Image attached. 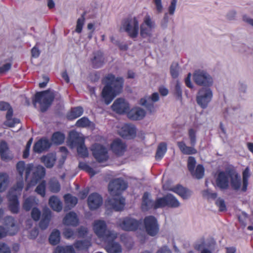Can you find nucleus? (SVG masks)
<instances>
[{"mask_svg":"<svg viewBox=\"0 0 253 253\" xmlns=\"http://www.w3.org/2000/svg\"><path fill=\"white\" fill-rule=\"evenodd\" d=\"M77 126L79 127H93V124L85 117H83L76 122Z\"/></svg>","mask_w":253,"mask_h":253,"instance_id":"46","label":"nucleus"},{"mask_svg":"<svg viewBox=\"0 0 253 253\" xmlns=\"http://www.w3.org/2000/svg\"><path fill=\"white\" fill-rule=\"evenodd\" d=\"M177 144L181 152L184 154L191 155L197 153V150L193 147V146H187L183 141L178 142Z\"/></svg>","mask_w":253,"mask_h":253,"instance_id":"30","label":"nucleus"},{"mask_svg":"<svg viewBox=\"0 0 253 253\" xmlns=\"http://www.w3.org/2000/svg\"><path fill=\"white\" fill-rule=\"evenodd\" d=\"M195 83L199 85L209 87L212 85L213 83L211 76L207 72L203 70H197L193 75Z\"/></svg>","mask_w":253,"mask_h":253,"instance_id":"10","label":"nucleus"},{"mask_svg":"<svg viewBox=\"0 0 253 253\" xmlns=\"http://www.w3.org/2000/svg\"><path fill=\"white\" fill-rule=\"evenodd\" d=\"M177 0H170V4L168 7V13L173 15L175 12Z\"/></svg>","mask_w":253,"mask_h":253,"instance_id":"57","label":"nucleus"},{"mask_svg":"<svg viewBox=\"0 0 253 253\" xmlns=\"http://www.w3.org/2000/svg\"><path fill=\"white\" fill-rule=\"evenodd\" d=\"M64 135L58 132L54 133L52 137V142L56 144H61L64 142Z\"/></svg>","mask_w":253,"mask_h":253,"instance_id":"49","label":"nucleus"},{"mask_svg":"<svg viewBox=\"0 0 253 253\" xmlns=\"http://www.w3.org/2000/svg\"><path fill=\"white\" fill-rule=\"evenodd\" d=\"M84 18L83 16L81 17L78 19L76 28V32L80 33L82 32L84 25Z\"/></svg>","mask_w":253,"mask_h":253,"instance_id":"58","label":"nucleus"},{"mask_svg":"<svg viewBox=\"0 0 253 253\" xmlns=\"http://www.w3.org/2000/svg\"><path fill=\"white\" fill-rule=\"evenodd\" d=\"M45 182L42 181L37 187L35 191L42 197H44L45 195Z\"/></svg>","mask_w":253,"mask_h":253,"instance_id":"54","label":"nucleus"},{"mask_svg":"<svg viewBox=\"0 0 253 253\" xmlns=\"http://www.w3.org/2000/svg\"><path fill=\"white\" fill-rule=\"evenodd\" d=\"M83 113V109L78 107L72 109L68 114L67 117L70 120H74L81 116Z\"/></svg>","mask_w":253,"mask_h":253,"instance_id":"39","label":"nucleus"},{"mask_svg":"<svg viewBox=\"0 0 253 253\" xmlns=\"http://www.w3.org/2000/svg\"><path fill=\"white\" fill-rule=\"evenodd\" d=\"M0 156L1 159L5 162L10 161L14 158L13 154L9 149L7 143L4 141L0 142Z\"/></svg>","mask_w":253,"mask_h":253,"instance_id":"20","label":"nucleus"},{"mask_svg":"<svg viewBox=\"0 0 253 253\" xmlns=\"http://www.w3.org/2000/svg\"><path fill=\"white\" fill-rule=\"evenodd\" d=\"M56 158L54 153H49L41 157V162L47 168H52L56 161Z\"/></svg>","mask_w":253,"mask_h":253,"instance_id":"27","label":"nucleus"},{"mask_svg":"<svg viewBox=\"0 0 253 253\" xmlns=\"http://www.w3.org/2000/svg\"><path fill=\"white\" fill-rule=\"evenodd\" d=\"M167 145L165 143H161L157 149V153L156 154V159L157 160H161L167 151Z\"/></svg>","mask_w":253,"mask_h":253,"instance_id":"44","label":"nucleus"},{"mask_svg":"<svg viewBox=\"0 0 253 253\" xmlns=\"http://www.w3.org/2000/svg\"><path fill=\"white\" fill-rule=\"evenodd\" d=\"M153 2L155 12L157 14H161L164 10L162 0H153Z\"/></svg>","mask_w":253,"mask_h":253,"instance_id":"51","label":"nucleus"},{"mask_svg":"<svg viewBox=\"0 0 253 253\" xmlns=\"http://www.w3.org/2000/svg\"><path fill=\"white\" fill-rule=\"evenodd\" d=\"M165 206H167L166 196L162 198H157L156 201L153 202L154 209L162 208Z\"/></svg>","mask_w":253,"mask_h":253,"instance_id":"48","label":"nucleus"},{"mask_svg":"<svg viewBox=\"0 0 253 253\" xmlns=\"http://www.w3.org/2000/svg\"><path fill=\"white\" fill-rule=\"evenodd\" d=\"M0 253H10L9 248L2 242H0Z\"/></svg>","mask_w":253,"mask_h":253,"instance_id":"64","label":"nucleus"},{"mask_svg":"<svg viewBox=\"0 0 253 253\" xmlns=\"http://www.w3.org/2000/svg\"><path fill=\"white\" fill-rule=\"evenodd\" d=\"M9 202V208L13 213H17L19 211V203L16 196L10 197L8 195Z\"/></svg>","mask_w":253,"mask_h":253,"instance_id":"37","label":"nucleus"},{"mask_svg":"<svg viewBox=\"0 0 253 253\" xmlns=\"http://www.w3.org/2000/svg\"><path fill=\"white\" fill-rule=\"evenodd\" d=\"M239 220L241 224L244 226H245L248 220L247 214L245 212H242L241 214L239 215Z\"/></svg>","mask_w":253,"mask_h":253,"instance_id":"62","label":"nucleus"},{"mask_svg":"<svg viewBox=\"0 0 253 253\" xmlns=\"http://www.w3.org/2000/svg\"><path fill=\"white\" fill-rule=\"evenodd\" d=\"M0 110L1 111H7L6 115V121L4 122V125L9 127L13 126V124L10 122L13 112L9 104L6 102H0Z\"/></svg>","mask_w":253,"mask_h":253,"instance_id":"25","label":"nucleus"},{"mask_svg":"<svg viewBox=\"0 0 253 253\" xmlns=\"http://www.w3.org/2000/svg\"><path fill=\"white\" fill-rule=\"evenodd\" d=\"M145 111L140 107H134L128 112L127 117L132 120H139L145 116Z\"/></svg>","mask_w":253,"mask_h":253,"instance_id":"24","label":"nucleus"},{"mask_svg":"<svg viewBox=\"0 0 253 253\" xmlns=\"http://www.w3.org/2000/svg\"><path fill=\"white\" fill-rule=\"evenodd\" d=\"M250 176V169L247 168L243 172L242 191L245 192L248 185V179Z\"/></svg>","mask_w":253,"mask_h":253,"instance_id":"42","label":"nucleus"},{"mask_svg":"<svg viewBox=\"0 0 253 253\" xmlns=\"http://www.w3.org/2000/svg\"><path fill=\"white\" fill-rule=\"evenodd\" d=\"M118 134L122 137L130 139L134 138L136 134L135 127L131 124H123L118 127Z\"/></svg>","mask_w":253,"mask_h":253,"instance_id":"14","label":"nucleus"},{"mask_svg":"<svg viewBox=\"0 0 253 253\" xmlns=\"http://www.w3.org/2000/svg\"><path fill=\"white\" fill-rule=\"evenodd\" d=\"M118 224L124 230L133 231L138 228L139 223L136 219L127 217L120 219L118 222Z\"/></svg>","mask_w":253,"mask_h":253,"instance_id":"17","label":"nucleus"},{"mask_svg":"<svg viewBox=\"0 0 253 253\" xmlns=\"http://www.w3.org/2000/svg\"><path fill=\"white\" fill-rule=\"evenodd\" d=\"M230 185L233 189L242 191V182L241 177L235 171H230Z\"/></svg>","mask_w":253,"mask_h":253,"instance_id":"21","label":"nucleus"},{"mask_svg":"<svg viewBox=\"0 0 253 253\" xmlns=\"http://www.w3.org/2000/svg\"><path fill=\"white\" fill-rule=\"evenodd\" d=\"M195 249L197 250H201V253H211L210 250L205 248V244L204 243L197 244L195 246Z\"/></svg>","mask_w":253,"mask_h":253,"instance_id":"63","label":"nucleus"},{"mask_svg":"<svg viewBox=\"0 0 253 253\" xmlns=\"http://www.w3.org/2000/svg\"><path fill=\"white\" fill-rule=\"evenodd\" d=\"M24 183L23 181L21 180L18 181L16 184L12 187L8 195L10 197L16 196L17 194H20L23 188Z\"/></svg>","mask_w":253,"mask_h":253,"instance_id":"35","label":"nucleus"},{"mask_svg":"<svg viewBox=\"0 0 253 253\" xmlns=\"http://www.w3.org/2000/svg\"><path fill=\"white\" fill-rule=\"evenodd\" d=\"M49 188L52 192L57 193L60 191V186L56 180L53 179L50 181Z\"/></svg>","mask_w":253,"mask_h":253,"instance_id":"55","label":"nucleus"},{"mask_svg":"<svg viewBox=\"0 0 253 253\" xmlns=\"http://www.w3.org/2000/svg\"><path fill=\"white\" fill-rule=\"evenodd\" d=\"M180 71V68L177 63H173L170 68V74L173 78H176Z\"/></svg>","mask_w":253,"mask_h":253,"instance_id":"56","label":"nucleus"},{"mask_svg":"<svg viewBox=\"0 0 253 253\" xmlns=\"http://www.w3.org/2000/svg\"><path fill=\"white\" fill-rule=\"evenodd\" d=\"M167 206L177 208L180 206L181 203L172 194H169L166 195Z\"/></svg>","mask_w":253,"mask_h":253,"instance_id":"34","label":"nucleus"},{"mask_svg":"<svg viewBox=\"0 0 253 253\" xmlns=\"http://www.w3.org/2000/svg\"><path fill=\"white\" fill-rule=\"evenodd\" d=\"M102 203V198L98 193H92L89 195L87 198V205L91 210H95L98 209Z\"/></svg>","mask_w":253,"mask_h":253,"instance_id":"19","label":"nucleus"},{"mask_svg":"<svg viewBox=\"0 0 253 253\" xmlns=\"http://www.w3.org/2000/svg\"><path fill=\"white\" fill-rule=\"evenodd\" d=\"M64 197L66 206L69 209L74 207L78 202L77 198L70 194H66Z\"/></svg>","mask_w":253,"mask_h":253,"instance_id":"41","label":"nucleus"},{"mask_svg":"<svg viewBox=\"0 0 253 253\" xmlns=\"http://www.w3.org/2000/svg\"><path fill=\"white\" fill-rule=\"evenodd\" d=\"M48 204L51 209L56 211L59 212L62 209V202L56 196H52L50 197Z\"/></svg>","mask_w":253,"mask_h":253,"instance_id":"29","label":"nucleus"},{"mask_svg":"<svg viewBox=\"0 0 253 253\" xmlns=\"http://www.w3.org/2000/svg\"><path fill=\"white\" fill-rule=\"evenodd\" d=\"M75 246L79 250H84L90 247L91 243L89 240L79 241L75 243Z\"/></svg>","mask_w":253,"mask_h":253,"instance_id":"52","label":"nucleus"},{"mask_svg":"<svg viewBox=\"0 0 253 253\" xmlns=\"http://www.w3.org/2000/svg\"><path fill=\"white\" fill-rule=\"evenodd\" d=\"M31 216L34 220H38L41 216V211L37 208H33L32 210Z\"/></svg>","mask_w":253,"mask_h":253,"instance_id":"60","label":"nucleus"},{"mask_svg":"<svg viewBox=\"0 0 253 253\" xmlns=\"http://www.w3.org/2000/svg\"><path fill=\"white\" fill-rule=\"evenodd\" d=\"M60 236L59 231L57 230H53L49 238L50 243L53 245H56L60 242Z\"/></svg>","mask_w":253,"mask_h":253,"instance_id":"43","label":"nucleus"},{"mask_svg":"<svg viewBox=\"0 0 253 253\" xmlns=\"http://www.w3.org/2000/svg\"><path fill=\"white\" fill-rule=\"evenodd\" d=\"M104 62V58L101 52L98 51L94 54L93 58L92 59V64L96 68L100 67Z\"/></svg>","mask_w":253,"mask_h":253,"instance_id":"38","label":"nucleus"},{"mask_svg":"<svg viewBox=\"0 0 253 253\" xmlns=\"http://www.w3.org/2000/svg\"><path fill=\"white\" fill-rule=\"evenodd\" d=\"M174 94L178 100H181L182 92L181 90V84L179 81H177L174 87Z\"/></svg>","mask_w":253,"mask_h":253,"instance_id":"53","label":"nucleus"},{"mask_svg":"<svg viewBox=\"0 0 253 253\" xmlns=\"http://www.w3.org/2000/svg\"><path fill=\"white\" fill-rule=\"evenodd\" d=\"M196 161L194 157H189L187 161V167L189 171H191L195 168Z\"/></svg>","mask_w":253,"mask_h":253,"instance_id":"59","label":"nucleus"},{"mask_svg":"<svg viewBox=\"0 0 253 253\" xmlns=\"http://www.w3.org/2000/svg\"><path fill=\"white\" fill-rule=\"evenodd\" d=\"M230 178V171L218 172L215 178L216 185L221 189H226L229 186Z\"/></svg>","mask_w":253,"mask_h":253,"instance_id":"16","label":"nucleus"},{"mask_svg":"<svg viewBox=\"0 0 253 253\" xmlns=\"http://www.w3.org/2000/svg\"><path fill=\"white\" fill-rule=\"evenodd\" d=\"M38 203L39 200L35 197H29L25 199L23 204V208L25 210L29 211L30 210L32 207L37 205Z\"/></svg>","mask_w":253,"mask_h":253,"instance_id":"31","label":"nucleus"},{"mask_svg":"<svg viewBox=\"0 0 253 253\" xmlns=\"http://www.w3.org/2000/svg\"><path fill=\"white\" fill-rule=\"evenodd\" d=\"M132 38L137 37L139 33V21L137 17H129L123 21L121 28Z\"/></svg>","mask_w":253,"mask_h":253,"instance_id":"8","label":"nucleus"},{"mask_svg":"<svg viewBox=\"0 0 253 253\" xmlns=\"http://www.w3.org/2000/svg\"><path fill=\"white\" fill-rule=\"evenodd\" d=\"M111 147L116 154L122 155L126 151V145L121 140L118 139L113 142Z\"/></svg>","mask_w":253,"mask_h":253,"instance_id":"26","label":"nucleus"},{"mask_svg":"<svg viewBox=\"0 0 253 253\" xmlns=\"http://www.w3.org/2000/svg\"><path fill=\"white\" fill-rule=\"evenodd\" d=\"M54 253H75V252L72 246H66L65 247H57Z\"/></svg>","mask_w":253,"mask_h":253,"instance_id":"45","label":"nucleus"},{"mask_svg":"<svg viewBox=\"0 0 253 253\" xmlns=\"http://www.w3.org/2000/svg\"><path fill=\"white\" fill-rule=\"evenodd\" d=\"M203 195L208 199H215L216 197V194L211 190H205L203 192Z\"/></svg>","mask_w":253,"mask_h":253,"instance_id":"61","label":"nucleus"},{"mask_svg":"<svg viewBox=\"0 0 253 253\" xmlns=\"http://www.w3.org/2000/svg\"><path fill=\"white\" fill-rule=\"evenodd\" d=\"M126 187V182L123 179H117L110 182L108 186L109 191L112 196L115 197L106 202V206L116 211L122 210L125 205V200L119 194Z\"/></svg>","mask_w":253,"mask_h":253,"instance_id":"4","label":"nucleus"},{"mask_svg":"<svg viewBox=\"0 0 253 253\" xmlns=\"http://www.w3.org/2000/svg\"><path fill=\"white\" fill-rule=\"evenodd\" d=\"M5 223L8 230H6L2 226H0V238L4 237L7 235H14L18 230V227L12 217H7L5 220Z\"/></svg>","mask_w":253,"mask_h":253,"instance_id":"11","label":"nucleus"},{"mask_svg":"<svg viewBox=\"0 0 253 253\" xmlns=\"http://www.w3.org/2000/svg\"><path fill=\"white\" fill-rule=\"evenodd\" d=\"M153 202L151 200L150 195L147 193H144L142 199V209L143 211H147L153 208Z\"/></svg>","mask_w":253,"mask_h":253,"instance_id":"33","label":"nucleus"},{"mask_svg":"<svg viewBox=\"0 0 253 253\" xmlns=\"http://www.w3.org/2000/svg\"><path fill=\"white\" fill-rule=\"evenodd\" d=\"M80 169L87 172L91 176H93L99 172V170H96L89 167L86 163L80 162L79 165Z\"/></svg>","mask_w":253,"mask_h":253,"instance_id":"47","label":"nucleus"},{"mask_svg":"<svg viewBox=\"0 0 253 253\" xmlns=\"http://www.w3.org/2000/svg\"><path fill=\"white\" fill-rule=\"evenodd\" d=\"M159 100V95L157 92H154L151 96H145L141 98L139 103L143 106L150 112L155 111V107L153 104Z\"/></svg>","mask_w":253,"mask_h":253,"instance_id":"15","label":"nucleus"},{"mask_svg":"<svg viewBox=\"0 0 253 253\" xmlns=\"http://www.w3.org/2000/svg\"><path fill=\"white\" fill-rule=\"evenodd\" d=\"M50 146L51 143L47 139L42 138L35 144L34 151L36 153H40L47 150Z\"/></svg>","mask_w":253,"mask_h":253,"instance_id":"22","label":"nucleus"},{"mask_svg":"<svg viewBox=\"0 0 253 253\" xmlns=\"http://www.w3.org/2000/svg\"><path fill=\"white\" fill-rule=\"evenodd\" d=\"M9 177L8 174L0 173V192L4 191L9 184Z\"/></svg>","mask_w":253,"mask_h":253,"instance_id":"32","label":"nucleus"},{"mask_svg":"<svg viewBox=\"0 0 253 253\" xmlns=\"http://www.w3.org/2000/svg\"><path fill=\"white\" fill-rule=\"evenodd\" d=\"M94 158L99 162H103L108 159V151L103 146L95 144L91 149Z\"/></svg>","mask_w":253,"mask_h":253,"instance_id":"13","label":"nucleus"},{"mask_svg":"<svg viewBox=\"0 0 253 253\" xmlns=\"http://www.w3.org/2000/svg\"><path fill=\"white\" fill-rule=\"evenodd\" d=\"M170 190L180 196L183 199L187 200L190 198L192 192L181 185H177L170 189Z\"/></svg>","mask_w":253,"mask_h":253,"instance_id":"23","label":"nucleus"},{"mask_svg":"<svg viewBox=\"0 0 253 253\" xmlns=\"http://www.w3.org/2000/svg\"><path fill=\"white\" fill-rule=\"evenodd\" d=\"M156 24L151 16L147 14L140 26V35L143 39L150 41L154 37Z\"/></svg>","mask_w":253,"mask_h":253,"instance_id":"6","label":"nucleus"},{"mask_svg":"<svg viewBox=\"0 0 253 253\" xmlns=\"http://www.w3.org/2000/svg\"><path fill=\"white\" fill-rule=\"evenodd\" d=\"M102 83L104 86L101 92V96L104 102L108 105L122 91L124 80L121 77H116L110 74L104 78Z\"/></svg>","mask_w":253,"mask_h":253,"instance_id":"2","label":"nucleus"},{"mask_svg":"<svg viewBox=\"0 0 253 253\" xmlns=\"http://www.w3.org/2000/svg\"><path fill=\"white\" fill-rule=\"evenodd\" d=\"M197 130L195 128H190L188 130V135L192 146L195 145L196 142V132Z\"/></svg>","mask_w":253,"mask_h":253,"instance_id":"50","label":"nucleus"},{"mask_svg":"<svg viewBox=\"0 0 253 253\" xmlns=\"http://www.w3.org/2000/svg\"><path fill=\"white\" fill-rule=\"evenodd\" d=\"M50 210H46L42 215V219L40 223V227L42 229H45L48 225L50 219Z\"/></svg>","mask_w":253,"mask_h":253,"instance_id":"40","label":"nucleus"},{"mask_svg":"<svg viewBox=\"0 0 253 253\" xmlns=\"http://www.w3.org/2000/svg\"><path fill=\"white\" fill-rule=\"evenodd\" d=\"M92 229L96 236L106 243L105 249L108 253H121V247L119 244L114 242L117 234L114 231L107 230L104 220H94L92 223Z\"/></svg>","mask_w":253,"mask_h":253,"instance_id":"1","label":"nucleus"},{"mask_svg":"<svg viewBox=\"0 0 253 253\" xmlns=\"http://www.w3.org/2000/svg\"><path fill=\"white\" fill-rule=\"evenodd\" d=\"M192 176L197 178H202L204 175L205 169L202 165H198L196 168L190 171Z\"/></svg>","mask_w":253,"mask_h":253,"instance_id":"36","label":"nucleus"},{"mask_svg":"<svg viewBox=\"0 0 253 253\" xmlns=\"http://www.w3.org/2000/svg\"><path fill=\"white\" fill-rule=\"evenodd\" d=\"M213 97L212 90L209 87H202L199 89L196 97L198 104L202 108H206Z\"/></svg>","mask_w":253,"mask_h":253,"instance_id":"9","label":"nucleus"},{"mask_svg":"<svg viewBox=\"0 0 253 253\" xmlns=\"http://www.w3.org/2000/svg\"><path fill=\"white\" fill-rule=\"evenodd\" d=\"M54 98V93L52 91L46 90L37 93L35 96L34 104H40L41 111H45L50 105Z\"/></svg>","mask_w":253,"mask_h":253,"instance_id":"7","label":"nucleus"},{"mask_svg":"<svg viewBox=\"0 0 253 253\" xmlns=\"http://www.w3.org/2000/svg\"><path fill=\"white\" fill-rule=\"evenodd\" d=\"M16 169L22 178L24 174H25V179L28 181L26 191H28L45 175V169L42 166L39 165L35 167L32 164L25 165L22 161H20L17 164Z\"/></svg>","mask_w":253,"mask_h":253,"instance_id":"3","label":"nucleus"},{"mask_svg":"<svg viewBox=\"0 0 253 253\" xmlns=\"http://www.w3.org/2000/svg\"><path fill=\"white\" fill-rule=\"evenodd\" d=\"M144 224L146 232L150 236H154L159 232V225L156 218L148 216L145 218Z\"/></svg>","mask_w":253,"mask_h":253,"instance_id":"12","label":"nucleus"},{"mask_svg":"<svg viewBox=\"0 0 253 253\" xmlns=\"http://www.w3.org/2000/svg\"><path fill=\"white\" fill-rule=\"evenodd\" d=\"M79 220L76 214L73 212L68 213L63 219V223L67 225L77 226Z\"/></svg>","mask_w":253,"mask_h":253,"instance_id":"28","label":"nucleus"},{"mask_svg":"<svg viewBox=\"0 0 253 253\" xmlns=\"http://www.w3.org/2000/svg\"><path fill=\"white\" fill-rule=\"evenodd\" d=\"M84 135L76 131H72L69 133L68 143L71 147H77L78 155L81 157L88 156V152L87 148L84 144Z\"/></svg>","mask_w":253,"mask_h":253,"instance_id":"5","label":"nucleus"},{"mask_svg":"<svg viewBox=\"0 0 253 253\" xmlns=\"http://www.w3.org/2000/svg\"><path fill=\"white\" fill-rule=\"evenodd\" d=\"M112 108L118 114L128 113L129 105L128 102L123 98H118L112 105Z\"/></svg>","mask_w":253,"mask_h":253,"instance_id":"18","label":"nucleus"}]
</instances>
